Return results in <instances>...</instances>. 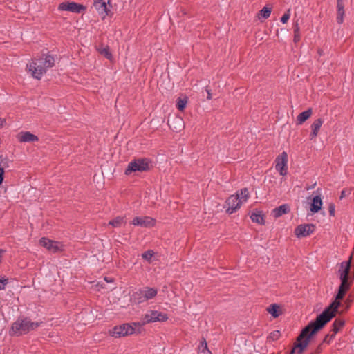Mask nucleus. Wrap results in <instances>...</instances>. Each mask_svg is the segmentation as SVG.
<instances>
[{"label": "nucleus", "instance_id": "c756f323", "mask_svg": "<svg viewBox=\"0 0 354 354\" xmlns=\"http://www.w3.org/2000/svg\"><path fill=\"white\" fill-rule=\"evenodd\" d=\"M187 103V97H179L177 100L176 106L180 111H183Z\"/></svg>", "mask_w": 354, "mask_h": 354}, {"label": "nucleus", "instance_id": "f03ea898", "mask_svg": "<svg viewBox=\"0 0 354 354\" xmlns=\"http://www.w3.org/2000/svg\"><path fill=\"white\" fill-rule=\"evenodd\" d=\"M55 59L52 55H47L41 57L27 64V69L35 79L40 80L42 75L46 73L47 68L54 66Z\"/></svg>", "mask_w": 354, "mask_h": 354}, {"label": "nucleus", "instance_id": "58836bf2", "mask_svg": "<svg viewBox=\"0 0 354 354\" xmlns=\"http://www.w3.org/2000/svg\"><path fill=\"white\" fill-rule=\"evenodd\" d=\"M3 174L4 169L2 167H0V185L2 183L3 180Z\"/></svg>", "mask_w": 354, "mask_h": 354}, {"label": "nucleus", "instance_id": "a19ab883", "mask_svg": "<svg viewBox=\"0 0 354 354\" xmlns=\"http://www.w3.org/2000/svg\"><path fill=\"white\" fill-rule=\"evenodd\" d=\"M4 122L5 120L3 119L0 118V127H2Z\"/></svg>", "mask_w": 354, "mask_h": 354}, {"label": "nucleus", "instance_id": "9b49d317", "mask_svg": "<svg viewBox=\"0 0 354 354\" xmlns=\"http://www.w3.org/2000/svg\"><path fill=\"white\" fill-rule=\"evenodd\" d=\"M39 243L41 245L46 248L51 252L55 253L63 250V244L57 241H54L46 238H42L40 239Z\"/></svg>", "mask_w": 354, "mask_h": 354}, {"label": "nucleus", "instance_id": "aec40b11", "mask_svg": "<svg viewBox=\"0 0 354 354\" xmlns=\"http://www.w3.org/2000/svg\"><path fill=\"white\" fill-rule=\"evenodd\" d=\"M322 205V201L321 199V197L319 196H316L313 198L312 203L310 205V210L313 213H317L318 212Z\"/></svg>", "mask_w": 354, "mask_h": 354}, {"label": "nucleus", "instance_id": "c9c22d12", "mask_svg": "<svg viewBox=\"0 0 354 354\" xmlns=\"http://www.w3.org/2000/svg\"><path fill=\"white\" fill-rule=\"evenodd\" d=\"M328 211L329 214L331 216H334L335 214V205L333 203H330L328 207Z\"/></svg>", "mask_w": 354, "mask_h": 354}, {"label": "nucleus", "instance_id": "7ed1b4c3", "mask_svg": "<svg viewBox=\"0 0 354 354\" xmlns=\"http://www.w3.org/2000/svg\"><path fill=\"white\" fill-rule=\"evenodd\" d=\"M41 323L32 322L28 318L18 319L12 324L10 333L12 335H21L35 330Z\"/></svg>", "mask_w": 354, "mask_h": 354}, {"label": "nucleus", "instance_id": "f3484780", "mask_svg": "<svg viewBox=\"0 0 354 354\" xmlns=\"http://www.w3.org/2000/svg\"><path fill=\"white\" fill-rule=\"evenodd\" d=\"M17 138L20 142H34L39 140L37 136L29 131H21L17 135Z\"/></svg>", "mask_w": 354, "mask_h": 354}, {"label": "nucleus", "instance_id": "20e7f679", "mask_svg": "<svg viewBox=\"0 0 354 354\" xmlns=\"http://www.w3.org/2000/svg\"><path fill=\"white\" fill-rule=\"evenodd\" d=\"M141 324L140 322H133L132 324H124L122 325L115 326L109 333L116 338L124 337L127 335H132L135 333V327H140Z\"/></svg>", "mask_w": 354, "mask_h": 354}, {"label": "nucleus", "instance_id": "ddd939ff", "mask_svg": "<svg viewBox=\"0 0 354 354\" xmlns=\"http://www.w3.org/2000/svg\"><path fill=\"white\" fill-rule=\"evenodd\" d=\"M315 227L313 224L299 225L295 228V234L299 238L306 237L314 232Z\"/></svg>", "mask_w": 354, "mask_h": 354}, {"label": "nucleus", "instance_id": "72a5a7b5", "mask_svg": "<svg viewBox=\"0 0 354 354\" xmlns=\"http://www.w3.org/2000/svg\"><path fill=\"white\" fill-rule=\"evenodd\" d=\"M300 39L299 35V28L298 26V24H296L294 29V41L297 42Z\"/></svg>", "mask_w": 354, "mask_h": 354}, {"label": "nucleus", "instance_id": "b1692460", "mask_svg": "<svg viewBox=\"0 0 354 354\" xmlns=\"http://www.w3.org/2000/svg\"><path fill=\"white\" fill-rule=\"evenodd\" d=\"M313 111L311 109H308L306 111L301 113L297 118V124H301L306 121L312 115Z\"/></svg>", "mask_w": 354, "mask_h": 354}, {"label": "nucleus", "instance_id": "2f4dec72", "mask_svg": "<svg viewBox=\"0 0 354 354\" xmlns=\"http://www.w3.org/2000/svg\"><path fill=\"white\" fill-rule=\"evenodd\" d=\"M281 336L279 330H274L269 335L268 339L272 341L277 340Z\"/></svg>", "mask_w": 354, "mask_h": 354}, {"label": "nucleus", "instance_id": "39448f33", "mask_svg": "<svg viewBox=\"0 0 354 354\" xmlns=\"http://www.w3.org/2000/svg\"><path fill=\"white\" fill-rule=\"evenodd\" d=\"M157 294V288L147 286L139 289L137 292L133 293V299L136 302L141 304L153 299Z\"/></svg>", "mask_w": 354, "mask_h": 354}, {"label": "nucleus", "instance_id": "4c0bfd02", "mask_svg": "<svg viewBox=\"0 0 354 354\" xmlns=\"http://www.w3.org/2000/svg\"><path fill=\"white\" fill-rule=\"evenodd\" d=\"M330 335H331V333L326 335L325 338L324 339L323 342L329 344L330 342V341L333 339H330Z\"/></svg>", "mask_w": 354, "mask_h": 354}, {"label": "nucleus", "instance_id": "bb28decb", "mask_svg": "<svg viewBox=\"0 0 354 354\" xmlns=\"http://www.w3.org/2000/svg\"><path fill=\"white\" fill-rule=\"evenodd\" d=\"M250 218L253 222L257 223L259 224H263L264 223L263 215L260 212H253L250 216Z\"/></svg>", "mask_w": 354, "mask_h": 354}, {"label": "nucleus", "instance_id": "a18cd8bd", "mask_svg": "<svg viewBox=\"0 0 354 354\" xmlns=\"http://www.w3.org/2000/svg\"><path fill=\"white\" fill-rule=\"evenodd\" d=\"M104 280H106V281H109V279H106V278H104Z\"/></svg>", "mask_w": 354, "mask_h": 354}, {"label": "nucleus", "instance_id": "37998d69", "mask_svg": "<svg viewBox=\"0 0 354 354\" xmlns=\"http://www.w3.org/2000/svg\"><path fill=\"white\" fill-rule=\"evenodd\" d=\"M345 191L342 192L341 198H343L344 196Z\"/></svg>", "mask_w": 354, "mask_h": 354}, {"label": "nucleus", "instance_id": "393cba45", "mask_svg": "<svg viewBox=\"0 0 354 354\" xmlns=\"http://www.w3.org/2000/svg\"><path fill=\"white\" fill-rule=\"evenodd\" d=\"M97 50L100 55L104 56L110 61L113 59V55L110 52L109 47L108 46L101 45L97 47Z\"/></svg>", "mask_w": 354, "mask_h": 354}, {"label": "nucleus", "instance_id": "4468645a", "mask_svg": "<svg viewBox=\"0 0 354 354\" xmlns=\"http://www.w3.org/2000/svg\"><path fill=\"white\" fill-rule=\"evenodd\" d=\"M242 203V201H240L239 196L234 195L230 196L226 201V205L227 206L226 212L230 214H232L240 208Z\"/></svg>", "mask_w": 354, "mask_h": 354}, {"label": "nucleus", "instance_id": "49530a36", "mask_svg": "<svg viewBox=\"0 0 354 354\" xmlns=\"http://www.w3.org/2000/svg\"><path fill=\"white\" fill-rule=\"evenodd\" d=\"M104 280H106V281H109V279H106V278H104Z\"/></svg>", "mask_w": 354, "mask_h": 354}, {"label": "nucleus", "instance_id": "a878e982", "mask_svg": "<svg viewBox=\"0 0 354 354\" xmlns=\"http://www.w3.org/2000/svg\"><path fill=\"white\" fill-rule=\"evenodd\" d=\"M125 223L124 217L118 216L113 220L110 221L109 225H112L114 227H120Z\"/></svg>", "mask_w": 354, "mask_h": 354}, {"label": "nucleus", "instance_id": "cd10ccee", "mask_svg": "<svg viewBox=\"0 0 354 354\" xmlns=\"http://www.w3.org/2000/svg\"><path fill=\"white\" fill-rule=\"evenodd\" d=\"M198 353L199 354H212L210 351L207 348V342L205 339H203L198 346Z\"/></svg>", "mask_w": 354, "mask_h": 354}, {"label": "nucleus", "instance_id": "4be33fe9", "mask_svg": "<svg viewBox=\"0 0 354 354\" xmlns=\"http://www.w3.org/2000/svg\"><path fill=\"white\" fill-rule=\"evenodd\" d=\"M290 211V207L288 205H282L272 210V215L275 218H278L283 214H287Z\"/></svg>", "mask_w": 354, "mask_h": 354}, {"label": "nucleus", "instance_id": "dca6fc26", "mask_svg": "<svg viewBox=\"0 0 354 354\" xmlns=\"http://www.w3.org/2000/svg\"><path fill=\"white\" fill-rule=\"evenodd\" d=\"M132 224L136 226L149 227L155 225V220L149 216H137L133 219Z\"/></svg>", "mask_w": 354, "mask_h": 354}, {"label": "nucleus", "instance_id": "0eeeda50", "mask_svg": "<svg viewBox=\"0 0 354 354\" xmlns=\"http://www.w3.org/2000/svg\"><path fill=\"white\" fill-rule=\"evenodd\" d=\"M167 319L168 316L167 314L158 310H148L145 315H142V322L140 324L142 326L152 322H162L167 321Z\"/></svg>", "mask_w": 354, "mask_h": 354}, {"label": "nucleus", "instance_id": "ea45409f", "mask_svg": "<svg viewBox=\"0 0 354 354\" xmlns=\"http://www.w3.org/2000/svg\"><path fill=\"white\" fill-rule=\"evenodd\" d=\"M351 301V300H350V299H347L346 300V304H347V308H348V307H349V305H350Z\"/></svg>", "mask_w": 354, "mask_h": 354}, {"label": "nucleus", "instance_id": "7c9ffc66", "mask_svg": "<svg viewBox=\"0 0 354 354\" xmlns=\"http://www.w3.org/2000/svg\"><path fill=\"white\" fill-rule=\"evenodd\" d=\"M153 255H154V252L153 250H149L145 252L142 254V257L147 262L151 263L152 261Z\"/></svg>", "mask_w": 354, "mask_h": 354}, {"label": "nucleus", "instance_id": "f257e3e1", "mask_svg": "<svg viewBox=\"0 0 354 354\" xmlns=\"http://www.w3.org/2000/svg\"><path fill=\"white\" fill-rule=\"evenodd\" d=\"M351 284V282L341 281L335 301H333L331 304L319 315H318L314 322H311L301 330V335H300L299 339L306 336L310 330H311L310 335H315L335 316L338 308L341 305L340 300L344 298L346 292L349 290Z\"/></svg>", "mask_w": 354, "mask_h": 354}, {"label": "nucleus", "instance_id": "1a4fd4ad", "mask_svg": "<svg viewBox=\"0 0 354 354\" xmlns=\"http://www.w3.org/2000/svg\"><path fill=\"white\" fill-rule=\"evenodd\" d=\"M311 333V330H310L308 334L303 337L302 338L299 339L300 335L301 333L298 336L297 340V343L295 345L292 351H290V354H294L295 353H297L298 354H301L303 353V351L305 350V348L308 345L309 339L313 335H310Z\"/></svg>", "mask_w": 354, "mask_h": 354}, {"label": "nucleus", "instance_id": "473e14b6", "mask_svg": "<svg viewBox=\"0 0 354 354\" xmlns=\"http://www.w3.org/2000/svg\"><path fill=\"white\" fill-rule=\"evenodd\" d=\"M271 8H268V7H264L263 8V9L261 10V15L265 18V19H267L270 17V14H271Z\"/></svg>", "mask_w": 354, "mask_h": 354}, {"label": "nucleus", "instance_id": "2eb2a0df", "mask_svg": "<svg viewBox=\"0 0 354 354\" xmlns=\"http://www.w3.org/2000/svg\"><path fill=\"white\" fill-rule=\"evenodd\" d=\"M108 3H109V0H93V6L102 19L108 15Z\"/></svg>", "mask_w": 354, "mask_h": 354}, {"label": "nucleus", "instance_id": "e433bc0d", "mask_svg": "<svg viewBox=\"0 0 354 354\" xmlns=\"http://www.w3.org/2000/svg\"><path fill=\"white\" fill-rule=\"evenodd\" d=\"M7 279H0V290H3L5 288V286L7 284Z\"/></svg>", "mask_w": 354, "mask_h": 354}, {"label": "nucleus", "instance_id": "f704fd0d", "mask_svg": "<svg viewBox=\"0 0 354 354\" xmlns=\"http://www.w3.org/2000/svg\"><path fill=\"white\" fill-rule=\"evenodd\" d=\"M290 10H288L287 11L286 13H285L281 18V21L283 23V24H286L288 19H290Z\"/></svg>", "mask_w": 354, "mask_h": 354}, {"label": "nucleus", "instance_id": "5701e85b", "mask_svg": "<svg viewBox=\"0 0 354 354\" xmlns=\"http://www.w3.org/2000/svg\"><path fill=\"white\" fill-rule=\"evenodd\" d=\"M267 311L272 315L274 318L278 317L281 314V307L276 304H271L267 308Z\"/></svg>", "mask_w": 354, "mask_h": 354}, {"label": "nucleus", "instance_id": "c85d7f7f", "mask_svg": "<svg viewBox=\"0 0 354 354\" xmlns=\"http://www.w3.org/2000/svg\"><path fill=\"white\" fill-rule=\"evenodd\" d=\"M249 195V192L247 188L242 189L239 194H237L236 196H239L240 201L244 203L247 201Z\"/></svg>", "mask_w": 354, "mask_h": 354}, {"label": "nucleus", "instance_id": "6ab92c4d", "mask_svg": "<svg viewBox=\"0 0 354 354\" xmlns=\"http://www.w3.org/2000/svg\"><path fill=\"white\" fill-rule=\"evenodd\" d=\"M337 21L339 24L344 21V10L343 0H337Z\"/></svg>", "mask_w": 354, "mask_h": 354}, {"label": "nucleus", "instance_id": "412c9836", "mask_svg": "<svg viewBox=\"0 0 354 354\" xmlns=\"http://www.w3.org/2000/svg\"><path fill=\"white\" fill-rule=\"evenodd\" d=\"M344 321L341 319H336L333 324L332 329L330 330V339H333L337 333L344 326Z\"/></svg>", "mask_w": 354, "mask_h": 354}, {"label": "nucleus", "instance_id": "6e6552de", "mask_svg": "<svg viewBox=\"0 0 354 354\" xmlns=\"http://www.w3.org/2000/svg\"><path fill=\"white\" fill-rule=\"evenodd\" d=\"M275 169L281 176H286L288 170V154L283 151L275 160Z\"/></svg>", "mask_w": 354, "mask_h": 354}, {"label": "nucleus", "instance_id": "9d476101", "mask_svg": "<svg viewBox=\"0 0 354 354\" xmlns=\"http://www.w3.org/2000/svg\"><path fill=\"white\" fill-rule=\"evenodd\" d=\"M58 9L62 11H69L74 13H80L85 10V8L79 3L75 2L65 1L61 3Z\"/></svg>", "mask_w": 354, "mask_h": 354}, {"label": "nucleus", "instance_id": "79ce46f5", "mask_svg": "<svg viewBox=\"0 0 354 354\" xmlns=\"http://www.w3.org/2000/svg\"><path fill=\"white\" fill-rule=\"evenodd\" d=\"M207 94H208L207 98L210 99L212 97H211V94H210V93L209 91L207 92Z\"/></svg>", "mask_w": 354, "mask_h": 354}, {"label": "nucleus", "instance_id": "f8f14e48", "mask_svg": "<svg viewBox=\"0 0 354 354\" xmlns=\"http://www.w3.org/2000/svg\"><path fill=\"white\" fill-rule=\"evenodd\" d=\"M350 270L351 259L348 261H344L340 264L338 273L341 281L351 283L352 282V279L349 276Z\"/></svg>", "mask_w": 354, "mask_h": 354}, {"label": "nucleus", "instance_id": "423d86ee", "mask_svg": "<svg viewBox=\"0 0 354 354\" xmlns=\"http://www.w3.org/2000/svg\"><path fill=\"white\" fill-rule=\"evenodd\" d=\"M150 162L145 158H138L131 161L125 170L127 175L136 171H145L149 169Z\"/></svg>", "mask_w": 354, "mask_h": 354}, {"label": "nucleus", "instance_id": "c03bdc74", "mask_svg": "<svg viewBox=\"0 0 354 354\" xmlns=\"http://www.w3.org/2000/svg\"><path fill=\"white\" fill-rule=\"evenodd\" d=\"M320 349H321V345H319V346H318V348H317V353H319V352Z\"/></svg>", "mask_w": 354, "mask_h": 354}, {"label": "nucleus", "instance_id": "a211bd4d", "mask_svg": "<svg viewBox=\"0 0 354 354\" xmlns=\"http://www.w3.org/2000/svg\"><path fill=\"white\" fill-rule=\"evenodd\" d=\"M324 121L321 118L315 120L310 126L311 133L310 134V139L315 140L318 135L319 131L323 124Z\"/></svg>", "mask_w": 354, "mask_h": 354}]
</instances>
